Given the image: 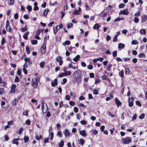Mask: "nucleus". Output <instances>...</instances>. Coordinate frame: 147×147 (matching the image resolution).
I'll list each match as a JSON object with an SVG mask.
<instances>
[{
  "label": "nucleus",
  "instance_id": "obj_3",
  "mask_svg": "<svg viewBox=\"0 0 147 147\" xmlns=\"http://www.w3.org/2000/svg\"><path fill=\"white\" fill-rule=\"evenodd\" d=\"M123 143L124 144H128L131 141V138L130 137H126L122 139Z\"/></svg>",
  "mask_w": 147,
  "mask_h": 147
},
{
  "label": "nucleus",
  "instance_id": "obj_33",
  "mask_svg": "<svg viewBox=\"0 0 147 147\" xmlns=\"http://www.w3.org/2000/svg\"><path fill=\"white\" fill-rule=\"evenodd\" d=\"M70 44V42L69 41V40H66L63 43V45H69Z\"/></svg>",
  "mask_w": 147,
  "mask_h": 147
},
{
  "label": "nucleus",
  "instance_id": "obj_37",
  "mask_svg": "<svg viewBox=\"0 0 147 147\" xmlns=\"http://www.w3.org/2000/svg\"><path fill=\"white\" fill-rule=\"evenodd\" d=\"M123 19H124L123 18H120L118 17L117 18L115 19V22L119 21Z\"/></svg>",
  "mask_w": 147,
  "mask_h": 147
},
{
  "label": "nucleus",
  "instance_id": "obj_57",
  "mask_svg": "<svg viewBox=\"0 0 147 147\" xmlns=\"http://www.w3.org/2000/svg\"><path fill=\"white\" fill-rule=\"evenodd\" d=\"M50 136L51 137L50 138V139L51 140H52L53 139L54 136V133L53 132H51L50 134Z\"/></svg>",
  "mask_w": 147,
  "mask_h": 147
},
{
  "label": "nucleus",
  "instance_id": "obj_10",
  "mask_svg": "<svg viewBox=\"0 0 147 147\" xmlns=\"http://www.w3.org/2000/svg\"><path fill=\"white\" fill-rule=\"evenodd\" d=\"M115 102L118 107L119 106L121 105L122 104V103L117 98H115Z\"/></svg>",
  "mask_w": 147,
  "mask_h": 147
},
{
  "label": "nucleus",
  "instance_id": "obj_30",
  "mask_svg": "<svg viewBox=\"0 0 147 147\" xmlns=\"http://www.w3.org/2000/svg\"><path fill=\"white\" fill-rule=\"evenodd\" d=\"M138 57L139 58H141L143 57H146V55L144 53H141L138 55Z\"/></svg>",
  "mask_w": 147,
  "mask_h": 147
},
{
  "label": "nucleus",
  "instance_id": "obj_14",
  "mask_svg": "<svg viewBox=\"0 0 147 147\" xmlns=\"http://www.w3.org/2000/svg\"><path fill=\"white\" fill-rule=\"evenodd\" d=\"M101 77L103 80H105L108 81L109 82H111L110 80L108 78L107 76L105 75H103Z\"/></svg>",
  "mask_w": 147,
  "mask_h": 147
},
{
  "label": "nucleus",
  "instance_id": "obj_8",
  "mask_svg": "<svg viewBox=\"0 0 147 147\" xmlns=\"http://www.w3.org/2000/svg\"><path fill=\"white\" fill-rule=\"evenodd\" d=\"M63 133L66 137L67 136H69L70 135V133L68 129H66L64 130L63 131Z\"/></svg>",
  "mask_w": 147,
  "mask_h": 147
},
{
  "label": "nucleus",
  "instance_id": "obj_62",
  "mask_svg": "<svg viewBox=\"0 0 147 147\" xmlns=\"http://www.w3.org/2000/svg\"><path fill=\"white\" fill-rule=\"evenodd\" d=\"M57 127L58 130H60L61 127V125L59 124H57Z\"/></svg>",
  "mask_w": 147,
  "mask_h": 147
},
{
  "label": "nucleus",
  "instance_id": "obj_55",
  "mask_svg": "<svg viewBox=\"0 0 147 147\" xmlns=\"http://www.w3.org/2000/svg\"><path fill=\"white\" fill-rule=\"evenodd\" d=\"M90 78H94V75L93 73H91L89 74Z\"/></svg>",
  "mask_w": 147,
  "mask_h": 147
},
{
  "label": "nucleus",
  "instance_id": "obj_59",
  "mask_svg": "<svg viewBox=\"0 0 147 147\" xmlns=\"http://www.w3.org/2000/svg\"><path fill=\"white\" fill-rule=\"evenodd\" d=\"M20 81L18 77L17 76L16 77L15 79V82H18Z\"/></svg>",
  "mask_w": 147,
  "mask_h": 147
},
{
  "label": "nucleus",
  "instance_id": "obj_48",
  "mask_svg": "<svg viewBox=\"0 0 147 147\" xmlns=\"http://www.w3.org/2000/svg\"><path fill=\"white\" fill-rule=\"evenodd\" d=\"M21 69H18V71H17V74H18V75L19 76H20L21 75Z\"/></svg>",
  "mask_w": 147,
  "mask_h": 147
},
{
  "label": "nucleus",
  "instance_id": "obj_29",
  "mask_svg": "<svg viewBox=\"0 0 147 147\" xmlns=\"http://www.w3.org/2000/svg\"><path fill=\"white\" fill-rule=\"evenodd\" d=\"M24 142L26 143L29 140V137L28 136H25L24 138Z\"/></svg>",
  "mask_w": 147,
  "mask_h": 147
},
{
  "label": "nucleus",
  "instance_id": "obj_39",
  "mask_svg": "<svg viewBox=\"0 0 147 147\" xmlns=\"http://www.w3.org/2000/svg\"><path fill=\"white\" fill-rule=\"evenodd\" d=\"M140 11H138L137 12L135 13L134 14V16L136 17H138L140 15Z\"/></svg>",
  "mask_w": 147,
  "mask_h": 147
},
{
  "label": "nucleus",
  "instance_id": "obj_9",
  "mask_svg": "<svg viewBox=\"0 0 147 147\" xmlns=\"http://www.w3.org/2000/svg\"><path fill=\"white\" fill-rule=\"evenodd\" d=\"M147 20V15L145 14L142 15L141 16V21L144 22Z\"/></svg>",
  "mask_w": 147,
  "mask_h": 147
},
{
  "label": "nucleus",
  "instance_id": "obj_42",
  "mask_svg": "<svg viewBox=\"0 0 147 147\" xmlns=\"http://www.w3.org/2000/svg\"><path fill=\"white\" fill-rule=\"evenodd\" d=\"M85 6L86 7V9L87 11H88L90 8V7L89 5H88V4L87 3H86L85 4Z\"/></svg>",
  "mask_w": 147,
  "mask_h": 147
},
{
  "label": "nucleus",
  "instance_id": "obj_28",
  "mask_svg": "<svg viewBox=\"0 0 147 147\" xmlns=\"http://www.w3.org/2000/svg\"><path fill=\"white\" fill-rule=\"evenodd\" d=\"M42 138V136L41 135L39 137H38V135H36L35 136V138L38 140H39L41 139Z\"/></svg>",
  "mask_w": 147,
  "mask_h": 147
},
{
  "label": "nucleus",
  "instance_id": "obj_19",
  "mask_svg": "<svg viewBox=\"0 0 147 147\" xmlns=\"http://www.w3.org/2000/svg\"><path fill=\"white\" fill-rule=\"evenodd\" d=\"M130 97H129V99L128 100V101L129 102V107H132L133 106L134 102L133 101H130Z\"/></svg>",
  "mask_w": 147,
  "mask_h": 147
},
{
  "label": "nucleus",
  "instance_id": "obj_4",
  "mask_svg": "<svg viewBox=\"0 0 147 147\" xmlns=\"http://www.w3.org/2000/svg\"><path fill=\"white\" fill-rule=\"evenodd\" d=\"M39 81V80L37 78H36L35 81L32 82V86L34 88H36L38 86V82Z\"/></svg>",
  "mask_w": 147,
  "mask_h": 147
},
{
  "label": "nucleus",
  "instance_id": "obj_7",
  "mask_svg": "<svg viewBox=\"0 0 147 147\" xmlns=\"http://www.w3.org/2000/svg\"><path fill=\"white\" fill-rule=\"evenodd\" d=\"M16 87V85L15 84H13L11 86V89L10 91L9 92V93L11 94H13L16 91H15V89Z\"/></svg>",
  "mask_w": 147,
  "mask_h": 147
},
{
  "label": "nucleus",
  "instance_id": "obj_6",
  "mask_svg": "<svg viewBox=\"0 0 147 147\" xmlns=\"http://www.w3.org/2000/svg\"><path fill=\"white\" fill-rule=\"evenodd\" d=\"M128 9L121 10L119 13V14H123L124 15H127L129 13V12L127 11Z\"/></svg>",
  "mask_w": 147,
  "mask_h": 147
},
{
  "label": "nucleus",
  "instance_id": "obj_58",
  "mask_svg": "<svg viewBox=\"0 0 147 147\" xmlns=\"http://www.w3.org/2000/svg\"><path fill=\"white\" fill-rule=\"evenodd\" d=\"M69 104L71 106H74L75 105V102L72 101H70L69 102Z\"/></svg>",
  "mask_w": 147,
  "mask_h": 147
},
{
  "label": "nucleus",
  "instance_id": "obj_15",
  "mask_svg": "<svg viewBox=\"0 0 147 147\" xmlns=\"http://www.w3.org/2000/svg\"><path fill=\"white\" fill-rule=\"evenodd\" d=\"M78 144H80L82 146L85 143V140L82 138H81L80 140H78Z\"/></svg>",
  "mask_w": 147,
  "mask_h": 147
},
{
  "label": "nucleus",
  "instance_id": "obj_23",
  "mask_svg": "<svg viewBox=\"0 0 147 147\" xmlns=\"http://www.w3.org/2000/svg\"><path fill=\"white\" fill-rule=\"evenodd\" d=\"M28 28H27V26L26 25L25 27L21 28L20 30L22 32H24L25 31H27L28 30Z\"/></svg>",
  "mask_w": 147,
  "mask_h": 147
},
{
  "label": "nucleus",
  "instance_id": "obj_27",
  "mask_svg": "<svg viewBox=\"0 0 147 147\" xmlns=\"http://www.w3.org/2000/svg\"><path fill=\"white\" fill-rule=\"evenodd\" d=\"M49 11V10L48 9H45L43 12V15L45 16H46Z\"/></svg>",
  "mask_w": 147,
  "mask_h": 147
},
{
  "label": "nucleus",
  "instance_id": "obj_20",
  "mask_svg": "<svg viewBox=\"0 0 147 147\" xmlns=\"http://www.w3.org/2000/svg\"><path fill=\"white\" fill-rule=\"evenodd\" d=\"M6 28L7 31L11 32V31L12 29L11 28L10 25L6 26Z\"/></svg>",
  "mask_w": 147,
  "mask_h": 147
},
{
  "label": "nucleus",
  "instance_id": "obj_43",
  "mask_svg": "<svg viewBox=\"0 0 147 147\" xmlns=\"http://www.w3.org/2000/svg\"><path fill=\"white\" fill-rule=\"evenodd\" d=\"M68 49L69 50V51L71 52H72V49H74L75 50L76 49V48L75 47H72L71 46L69 47H68Z\"/></svg>",
  "mask_w": 147,
  "mask_h": 147
},
{
  "label": "nucleus",
  "instance_id": "obj_26",
  "mask_svg": "<svg viewBox=\"0 0 147 147\" xmlns=\"http://www.w3.org/2000/svg\"><path fill=\"white\" fill-rule=\"evenodd\" d=\"M26 53L29 54L30 53V51L29 50V48L28 46H26Z\"/></svg>",
  "mask_w": 147,
  "mask_h": 147
},
{
  "label": "nucleus",
  "instance_id": "obj_46",
  "mask_svg": "<svg viewBox=\"0 0 147 147\" xmlns=\"http://www.w3.org/2000/svg\"><path fill=\"white\" fill-rule=\"evenodd\" d=\"M117 55V52L116 51H114L113 52V55L114 57H116Z\"/></svg>",
  "mask_w": 147,
  "mask_h": 147
},
{
  "label": "nucleus",
  "instance_id": "obj_5",
  "mask_svg": "<svg viewBox=\"0 0 147 147\" xmlns=\"http://www.w3.org/2000/svg\"><path fill=\"white\" fill-rule=\"evenodd\" d=\"M56 61L57 62H59V65H61L63 63L62 60V57L60 55L58 56L56 58Z\"/></svg>",
  "mask_w": 147,
  "mask_h": 147
},
{
  "label": "nucleus",
  "instance_id": "obj_44",
  "mask_svg": "<svg viewBox=\"0 0 147 147\" xmlns=\"http://www.w3.org/2000/svg\"><path fill=\"white\" fill-rule=\"evenodd\" d=\"M64 145V143L63 141H62L60 142L59 144V147H63Z\"/></svg>",
  "mask_w": 147,
  "mask_h": 147
},
{
  "label": "nucleus",
  "instance_id": "obj_54",
  "mask_svg": "<svg viewBox=\"0 0 147 147\" xmlns=\"http://www.w3.org/2000/svg\"><path fill=\"white\" fill-rule=\"evenodd\" d=\"M27 9L29 11H31L32 8L31 6L30 5H28L27 7Z\"/></svg>",
  "mask_w": 147,
  "mask_h": 147
},
{
  "label": "nucleus",
  "instance_id": "obj_60",
  "mask_svg": "<svg viewBox=\"0 0 147 147\" xmlns=\"http://www.w3.org/2000/svg\"><path fill=\"white\" fill-rule=\"evenodd\" d=\"M5 42V40L4 38L3 37L1 40V45L2 46L4 45Z\"/></svg>",
  "mask_w": 147,
  "mask_h": 147
},
{
  "label": "nucleus",
  "instance_id": "obj_53",
  "mask_svg": "<svg viewBox=\"0 0 147 147\" xmlns=\"http://www.w3.org/2000/svg\"><path fill=\"white\" fill-rule=\"evenodd\" d=\"M134 22L136 23H138L139 22V20L137 17H135L134 18Z\"/></svg>",
  "mask_w": 147,
  "mask_h": 147
},
{
  "label": "nucleus",
  "instance_id": "obj_63",
  "mask_svg": "<svg viewBox=\"0 0 147 147\" xmlns=\"http://www.w3.org/2000/svg\"><path fill=\"white\" fill-rule=\"evenodd\" d=\"M14 18L15 19H17L18 18V14L17 13H16L14 15Z\"/></svg>",
  "mask_w": 147,
  "mask_h": 147
},
{
  "label": "nucleus",
  "instance_id": "obj_1",
  "mask_svg": "<svg viewBox=\"0 0 147 147\" xmlns=\"http://www.w3.org/2000/svg\"><path fill=\"white\" fill-rule=\"evenodd\" d=\"M73 76L76 82L79 83L82 81L81 72L80 70H76L74 71Z\"/></svg>",
  "mask_w": 147,
  "mask_h": 147
},
{
  "label": "nucleus",
  "instance_id": "obj_17",
  "mask_svg": "<svg viewBox=\"0 0 147 147\" xmlns=\"http://www.w3.org/2000/svg\"><path fill=\"white\" fill-rule=\"evenodd\" d=\"M100 26L97 23H96L93 27V28L94 29H98L99 28Z\"/></svg>",
  "mask_w": 147,
  "mask_h": 147
},
{
  "label": "nucleus",
  "instance_id": "obj_32",
  "mask_svg": "<svg viewBox=\"0 0 147 147\" xmlns=\"http://www.w3.org/2000/svg\"><path fill=\"white\" fill-rule=\"evenodd\" d=\"M113 96L112 94L110 95V97H107L106 98V100L107 101H108L110 100L112 98H113Z\"/></svg>",
  "mask_w": 147,
  "mask_h": 147
},
{
  "label": "nucleus",
  "instance_id": "obj_41",
  "mask_svg": "<svg viewBox=\"0 0 147 147\" xmlns=\"http://www.w3.org/2000/svg\"><path fill=\"white\" fill-rule=\"evenodd\" d=\"M136 103L137 105H138L139 107H141L142 106V105L141 104V102L138 100H137L136 101Z\"/></svg>",
  "mask_w": 147,
  "mask_h": 147
},
{
  "label": "nucleus",
  "instance_id": "obj_16",
  "mask_svg": "<svg viewBox=\"0 0 147 147\" xmlns=\"http://www.w3.org/2000/svg\"><path fill=\"white\" fill-rule=\"evenodd\" d=\"M29 34V32L28 31L26 32L25 34L23 35V37L25 40H27L28 39V36Z\"/></svg>",
  "mask_w": 147,
  "mask_h": 147
},
{
  "label": "nucleus",
  "instance_id": "obj_31",
  "mask_svg": "<svg viewBox=\"0 0 147 147\" xmlns=\"http://www.w3.org/2000/svg\"><path fill=\"white\" fill-rule=\"evenodd\" d=\"M37 40H32L31 41V43L32 45H36L37 43Z\"/></svg>",
  "mask_w": 147,
  "mask_h": 147
},
{
  "label": "nucleus",
  "instance_id": "obj_56",
  "mask_svg": "<svg viewBox=\"0 0 147 147\" xmlns=\"http://www.w3.org/2000/svg\"><path fill=\"white\" fill-rule=\"evenodd\" d=\"M63 82H61V84H65L67 82V79L66 78H63Z\"/></svg>",
  "mask_w": 147,
  "mask_h": 147
},
{
  "label": "nucleus",
  "instance_id": "obj_52",
  "mask_svg": "<svg viewBox=\"0 0 147 147\" xmlns=\"http://www.w3.org/2000/svg\"><path fill=\"white\" fill-rule=\"evenodd\" d=\"M145 117V114L144 113H142L139 116V118L140 119H142Z\"/></svg>",
  "mask_w": 147,
  "mask_h": 147
},
{
  "label": "nucleus",
  "instance_id": "obj_2",
  "mask_svg": "<svg viewBox=\"0 0 147 147\" xmlns=\"http://www.w3.org/2000/svg\"><path fill=\"white\" fill-rule=\"evenodd\" d=\"M46 36L44 38V42L43 43L41 47L40 48V50L41 53L42 54L45 53L46 51V47L45 44V38H46Z\"/></svg>",
  "mask_w": 147,
  "mask_h": 147
},
{
  "label": "nucleus",
  "instance_id": "obj_25",
  "mask_svg": "<svg viewBox=\"0 0 147 147\" xmlns=\"http://www.w3.org/2000/svg\"><path fill=\"white\" fill-rule=\"evenodd\" d=\"M125 45L124 44L121 43H120L118 45V48L119 49L121 48H123L125 47Z\"/></svg>",
  "mask_w": 147,
  "mask_h": 147
},
{
  "label": "nucleus",
  "instance_id": "obj_18",
  "mask_svg": "<svg viewBox=\"0 0 147 147\" xmlns=\"http://www.w3.org/2000/svg\"><path fill=\"white\" fill-rule=\"evenodd\" d=\"M80 57V55H77L73 59V60L75 62H77L78 60Z\"/></svg>",
  "mask_w": 147,
  "mask_h": 147
},
{
  "label": "nucleus",
  "instance_id": "obj_50",
  "mask_svg": "<svg viewBox=\"0 0 147 147\" xmlns=\"http://www.w3.org/2000/svg\"><path fill=\"white\" fill-rule=\"evenodd\" d=\"M69 67H70L74 69H76V67L75 66H73L72 64L71 63H70L68 65Z\"/></svg>",
  "mask_w": 147,
  "mask_h": 147
},
{
  "label": "nucleus",
  "instance_id": "obj_35",
  "mask_svg": "<svg viewBox=\"0 0 147 147\" xmlns=\"http://www.w3.org/2000/svg\"><path fill=\"white\" fill-rule=\"evenodd\" d=\"M112 66V64H109L106 67V69L107 70L110 71L111 70Z\"/></svg>",
  "mask_w": 147,
  "mask_h": 147
},
{
  "label": "nucleus",
  "instance_id": "obj_36",
  "mask_svg": "<svg viewBox=\"0 0 147 147\" xmlns=\"http://www.w3.org/2000/svg\"><path fill=\"white\" fill-rule=\"evenodd\" d=\"M57 135L60 137H62V134L61 131H58Z\"/></svg>",
  "mask_w": 147,
  "mask_h": 147
},
{
  "label": "nucleus",
  "instance_id": "obj_51",
  "mask_svg": "<svg viewBox=\"0 0 147 147\" xmlns=\"http://www.w3.org/2000/svg\"><path fill=\"white\" fill-rule=\"evenodd\" d=\"M87 68L89 69H92L93 68V66L92 65L89 64L88 65Z\"/></svg>",
  "mask_w": 147,
  "mask_h": 147
},
{
  "label": "nucleus",
  "instance_id": "obj_12",
  "mask_svg": "<svg viewBox=\"0 0 147 147\" xmlns=\"http://www.w3.org/2000/svg\"><path fill=\"white\" fill-rule=\"evenodd\" d=\"M57 78H55L54 80V82H51V85L52 87H54L57 85Z\"/></svg>",
  "mask_w": 147,
  "mask_h": 147
},
{
  "label": "nucleus",
  "instance_id": "obj_21",
  "mask_svg": "<svg viewBox=\"0 0 147 147\" xmlns=\"http://www.w3.org/2000/svg\"><path fill=\"white\" fill-rule=\"evenodd\" d=\"M58 26H57L55 27H54L53 28V30L54 34H55L58 31V30H59V29L58 28Z\"/></svg>",
  "mask_w": 147,
  "mask_h": 147
},
{
  "label": "nucleus",
  "instance_id": "obj_38",
  "mask_svg": "<svg viewBox=\"0 0 147 147\" xmlns=\"http://www.w3.org/2000/svg\"><path fill=\"white\" fill-rule=\"evenodd\" d=\"M101 82V81L99 79H95V84H98L99 83Z\"/></svg>",
  "mask_w": 147,
  "mask_h": 147
},
{
  "label": "nucleus",
  "instance_id": "obj_22",
  "mask_svg": "<svg viewBox=\"0 0 147 147\" xmlns=\"http://www.w3.org/2000/svg\"><path fill=\"white\" fill-rule=\"evenodd\" d=\"M140 33L142 34L145 35L146 34V32L145 29H141L140 31Z\"/></svg>",
  "mask_w": 147,
  "mask_h": 147
},
{
  "label": "nucleus",
  "instance_id": "obj_24",
  "mask_svg": "<svg viewBox=\"0 0 147 147\" xmlns=\"http://www.w3.org/2000/svg\"><path fill=\"white\" fill-rule=\"evenodd\" d=\"M119 75L122 78H123L124 76V71L123 69L121 70V71L119 72Z\"/></svg>",
  "mask_w": 147,
  "mask_h": 147
},
{
  "label": "nucleus",
  "instance_id": "obj_40",
  "mask_svg": "<svg viewBox=\"0 0 147 147\" xmlns=\"http://www.w3.org/2000/svg\"><path fill=\"white\" fill-rule=\"evenodd\" d=\"M45 65V63L44 62H42L40 64V66L41 68H43L44 67Z\"/></svg>",
  "mask_w": 147,
  "mask_h": 147
},
{
  "label": "nucleus",
  "instance_id": "obj_47",
  "mask_svg": "<svg viewBox=\"0 0 147 147\" xmlns=\"http://www.w3.org/2000/svg\"><path fill=\"white\" fill-rule=\"evenodd\" d=\"M43 31V30H41L40 29H38L36 32V34L38 35H39L40 34L41 32H42Z\"/></svg>",
  "mask_w": 147,
  "mask_h": 147
},
{
  "label": "nucleus",
  "instance_id": "obj_64",
  "mask_svg": "<svg viewBox=\"0 0 147 147\" xmlns=\"http://www.w3.org/2000/svg\"><path fill=\"white\" fill-rule=\"evenodd\" d=\"M74 110L75 113H76L78 112V109L77 107H75L74 108Z\"/></svg>",
  "mask_w": 147,
  "mask_h": 147
},
{
  "label": "nucleus",
  "instance_id": "obj_34",
  "mask_svg": "<svg viewBox=\"0 0 147 147\" xmlns=\"http://www.w3.org/2000/svg\"><path fill=\"white\" fill-rule=\"evenodd\" d=\"M98 90H97L96 89H94L93 91V93L95 95H97L98 94V90H99V89H98Z\"/></svg>",
  "mask_w": 147,
  "mask_h": 147
},
{
  "label": "nucleus",
  "instance_id": "obj_13",
  "mask_svg": "<svg viewBox=\"0 0 147 147\" xmlns=\"http://www.w3.org/2000/svg\"><path fill=\"white\" fill-rule=\"evenodd\" d=\"M19 140V138H14L12 141V143L13 144H15L17 145L18 144V140Z\"/></svg>",
  "mask_w": 147,
  "mask_h": 147
},
{
  "label": "nucleus",
  "instance_id": "obj_45",
  "mask_svg": "<svg viewBox=\"0 0 147 147\" xmlns=\"http://www.w3.org/2000/svg\"><path fill=\"white\" fill-rule=\"evenodd\" d=\"M64 74H65V76H69L71 74V72L69 71H67Z\"/></svg>",
  "mask_w": 147,
  "mask_h": 147
},
{
  "label": "nucleus",
  "instance_id": "obj_11",
  "mask_svg": "<svg viewBox=\"0 0 147 147\" xmlns=\"http://www.w3.org/2000/svg\"><path fill=\"white\" fill-rule=\"evenodd\" d=\"M79 133L82 136L86 137L87 136L85 130H82L80 131Z\"/></svg>",
  "mask_w": 147,
  "mask_h": 147
},
{
  "label": "nucleus",
  "instance_id": "obj_61",
  "mask_svg": "<svg viewBox=\"0 0 147 147\" xmlns=\"http://www.w3.org/2000/svg\"><path fill=\"white\" fill-rule=\"evenodd\" d=\"M24 61L26 62L30 63V59L29 58L26 57L24 58Z\"/></svg>",
  "mask_w": 147,
  "mask_h": 147
},
{
  "label": "nucleus",
  "instance_id": "obj_49",
  "mask_svg": "<svg viewBox=\"0 0 147 147\" xmlns=\"http://www.w3.org/2000/svg\"><path fill=\"white\" fill-rule=\"evenodd\" d=\"M125 73L126 74H129V73L130 71L128 68H126L125 69Z\"/></svg>",
  "mask_w": 147,
  "mask_h": 147
}]
</instances>
